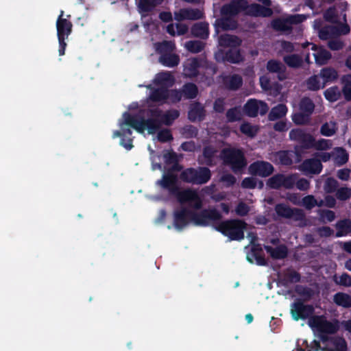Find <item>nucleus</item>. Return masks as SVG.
Wrapping results in <instances>:
<instances>
[{"instance_id":"f257e3e1","label":"nucleus","mask_w":351,"mask_h":351,"mask_svg":"<svg viewBox=\"0 0 351 351\" xmlns=\"http://www.w3.org/2000/svg\"><path fill=\"white\" fill-rule=\"evenodd\" d=\"M147 119L139 114H131L125 112L123 113V124L136 130L138 133H143L145 130L149 134H156L162 127V123L160 117L151 115L150 108L147 112Z\"/></svg>"},{"instance_id":"f03ea898","label":"nucleus","mask_w":351,"mask_h":351,"mask_svg":"<svg viewBox=\"0 0 351 351\" xmlns=\"http://www.w3.org/2000/svg\"><path fill=\"white\" fill-rule=\"evenodd\" d=\"M247 223L241 219H232L219 221L214 228L227 237L230 241H241L245 237Z\"/></svg>"},{"instance_id":"7ed1b4c3","label":"nucleus","mask_w":351,"mask_h":351,"mask_svg":"<svg viewBox=\"0 0 351 351\" xmlns=\"http://www.w3.org/2000/svg\"><path fill=\"white\" fill-rule=\"evenodd\" d=\"M211 176V171L207 167H188L181 171L180 179L192 185H203L210 180Z\"/></svg>"},{"instance_id":"20e7f679","label":"nucleus","mask_w":351,"mask_h":351,"mask_svg":"<svg viewBox=\"0 0 351 351\" xmlns=\"http://www.w3.org/2000/svg\"><path fill=\"white\" fill-rule=\"evenodd\" d=\"M222 155L224 163L230 166L235 173L241 172L247 166V160L241 149H224L222 151Z\"/></svg>"},{"instance_id":"39448f33","label":"nucleus","mask_w":351,"mask_h":351,"mask_svg":"<svg viewBox=\"0 0 351 351\" xmlns=\"http://www.w3.org/2000/svg\"><path fill=\"white\" fill-rule=\"evenodd\" d=\"M289 138L299 143L295 146V154L298 158H301L304 149H313L315 137L310 133L301 128L292 129L289 132Z\"/></svg>"},{"instance_id":"423d86ee","label":"nucleus","mask_w":351,"mask_h":351,"mask_svg":"<svg viewBox=\"0 0 351 351\" xmlns=\"http://www.w3.org/2000/svg\"><path fill=\"white\" fill-rule=\"evenodd\" d=\"M193 223L197 226H208L211 223L215 225L222 218L221 214L215 208H204L199 212L193 211Z\"/></svg>"},{"instance_id":"0eeeda50","label":"nucleus","mask_w":351,"mask_h":351,"mask_svg":"<svg viewBox=\"0 0 351 351\" xmlns=\"http://www.w3.org/2000/svg\"><path fill=\"white\" fill-rule=\"evenodd\" d=\"M314 313V308L311 304H305L301 299H296L291 304V315L295 321L305 320Z\"/></svg>"},{"instance_id":"6e6552de","label":"nucleus","mask_w":351,"mask_h":351,"mask_svg":"<svg viewBox=\"0 0 351 351\" xmlns=\"http://www.w3.org/2000/svg\"><path fill=\"white\" fill-rule=\"evenodd\" d=\"M178 198V200L183 203H189V205L196 210H199L202 207V201L197 191L191 189H186L180 191L178 189V192L173 193Z\"/></svg>"},{"instance_id":"1a4fd4ad","label":"nucleus","mask_w":351,"mask_h":351,"mask_svg":"<svg viewBox=\"0 0 351 351\" xmlns=\"http://www.w3.org/2000/svg\"><path fill=\"white\" fill-rule=\"evenodd\" d=\"M275 211L278 216L285 219H293L295 221H302L305 215L302 209L291 208L283 203L277 204L275 206Z\"/></svg>"},{"instance_id":"9d476101","label":"nucleus","mask_w":351,"mask_h":351,"mask_svg":"<svg viewBox=\"0 0 351 351\" xmlns=\"http://www.w3.org/2000/svg\"><path fill=\"white\" fill-rule=\"evenodd\" d=\"M243 112L249 117H256L260 113L265 115L269 110L268 105L263 101H258L255 99H250L243 106Z\"/></svg>"},{"instance_id":"9b49d317","label":"nucleus","mask_w":351,"mask_h":351,"mask_svg":"<svg viewBox=\"0 0 351 351\" xmlns=\"http://www.w3.org/2000/svg\"><path fill=\"white\" fill-rule=\"evenodd\" d=\"M248 171L252 176L266 178L273 173L274 168L269 162L256 160L250 165Z\"/></svg>"},{"instance_id":"f8f14e48","label":"nucleus","mask_w":351,"mask_h":351,"mask_svg":"<svg viewBox=\"0 0 351 351\" xmlns=\"http://www.w3.org/2000/svg\"><path fill=\"white\" fill-rule=\"evenodd\" d=\"M218 153L217 149L211 145L204 146L202 154L198 156L197 161L199 165L206 167H214L217 165Z\"/></svg>"},{"instance_id":"ddd939ff","label":"nucleus","mask_w":351,"mask_h":351,"mask_svg":"<svg viewBox=\"0 0 351 351\" xmlns=\"http://www.w3.org/2000/svg\"><path fill=\"white\" fill-rule=\"evenodd\" d=\"M193 210L182 208L180 210H175L173 213V226L180 230L186 226L191 221L193 223Z\"/></svg>"},{"instance_id":"4468645a","label":"nucleus","mask_w":351,"mask_h":351,"mask_svg":"<svg viewBox=\"0 0 351 351\" xmlns=\"http://www.w3.org/2000/svg\"><path fill=\"white\" fill-rule=\"evenodd\" d=\"M247 8L245 0H232L229 3L222 5L220 12L221 16H236L240 12Z\"/></svg>"},{"instance_id":"2eb2a0df","label":"nucleus","mask_w":351,"mask_h":351,"mask_svg":"<svg viewBox=\"0 0 351 351\" xmlns=\"http://www.w3.org/2000/svg\"><path fill=\"white\" fill-rule=\"evenodd\" d=\"M151 115L156 117H160L162 125L167 126L171 125L173 121L180 116V112L178 110H169L163 113L159 108H150Z\"/></svg>"},{"instance_id":"dca6fc26","label":"nucleus","mask_w":351,"mask_h":351,"mask_svg":"<svg viewBox=\"0 0 351 351\" xmlns=\"http://www.w3.org/2000/svg\"><path fill=\"white\" fill-rule=\"evenodd\" d=\"M178 182V179L176 174L165 171L162 176V179L158 180L157 184L163 189L167 190L170 194L173 195V193L178 192L179 188Z\"/></svg>"},{"instance_id":"f3484780","label":"nucleus","mask_w":351,"mask_h":351,"mask_svg":"<svg viewBox=\"0 0 351 351\" xmlns=\"http://www.w3.org/2000/svg\"><path fill=\"white\" fill-rule=\"evenodd\" d=\"M322 168L320 160L315 158L305 159L300 166V170L306 174H319Z\"/></svg>"},{"instance_id":"a211bd4d","label":"nucleus","mask_w":351,"mask_h":351,"mask_svg":"<svg viewBox=\"0 0 351 351\" xmlns=\"http://www.w3.org/2000/svg\"><path fill=\"white\" fill-rule=\"evenodd\" d=\"M64 11L61 10L56 21V29L58 37H66L72 32L73 24L67 19L63 18Z\"/></svg>"},{"instance_id":"6ab92c4d","label":"nucleus","mask_w":351,"mask_h":351,"mask_svg":"<svg viewBox=\"0 0 351 351\" xmlns=\"http://www.w3.org/2000/svg\"><path fill=\"white\" fill-rule=\"evenodd\" d=\"M204 17L202 10L198 8H183L178 14H176V19L178 21L183 20H199Z\"/></svg>"},{"instance_id":"aec40b11","label":"nucleus","mask_w":351,"mask_h":351,"mask_svg":"<svg viewBox=\"0 0 351 351\" xmlns=\"http://www.w3.org/2000/svg\"><path fill=\"white\" fill-rule=\"evenodd\" d=\"M206 117L204 107L198 101L191 104L188 112V119L191 122L202 121Z\"/></svg>"},{"instance_id":"412c9836","label":"nucleus","mask_w":351,"mask_h":351,"mask_svg":"<svg viewBox=\"0 0 351 351\" xmlns=\"http://www.w3.org/2000/svg\"><path fill=\"white\" fill-rule=\"evenodd\" d=\"M266 69L269 73H276L280 81H283L286 79V66L279 60L274 59L268 60Z\"/></svg>"},{"instance_id":"4be33fe9","label":"nucleus","mask_w":351,"mask_h":351,"mask_svg":"<svg viewBox=\"0 0 351 351\" xmlns=\"http://www.w3.org/2000/svg\"><path fill=\"white\" fill-rule=\"evenodd\" d=\"M218 43L221 47L237 48L241 45L242 40L237 36L224 34L219 36Z\"/></svg>"},{"instance_id":"5701e85b","label":"nucleus","mask_w":351,"mask_h":351,"mask_svg":"<svg viewBox=\"0 0 351 351\" xmlns=\"http://www.w3.org/2000/svg\"><path fill=\"white\" fill-rule=\"evenodd\" d=\"M215 26L217 29L222 30H233L237 29L238 26L237 21L234 18L228 16H221V18L217 19L215 22Z\"/></svg>"},{"instance_id":"b1692460","label":"nucleus","mask_w":351,"mask_h":351,"mask_svg":"<svg viewBox=\"0 0 351 351\" xmlns=\"http://www.w3.org/2000/svg\"><path fill=\"white\" fill-rule=\"evenodd\" d=\"M191 34L196 38L206 40L209 36V26L207 22L196 23L191 28Z\"/></svg>"},{"instance_id":"393cba45","label":"nucleus","mask_w":351,"mask_h":351,"mask_svg":"<svg viewBox=\"0 0 351 351\" xmlns=\"http://www.w3.org/2000/svg\"><path fill=\"white\" fill-rule=\"evenodd\" d=\"M248 14L256 17H269L273 14V10L270 8L258 3H252L249 6Z\"/></svg>"},{"instance_id":"a878e982","label":"nucleus","mask_w":351,"mask_h":351,"mask_svg":"<svg viewBox=\"0 0 351 351\" xmlns=\"http://www.w3.org/2000/svg\"><path fill=\"white\" fill-rule=\"evenodd\" d=\"M264 248L273 259H284L288 255V249L285 245H280L276 247L265 245Z\"/></svg>"},{"instance_id":"bb28decb","label":"nucleus","mask_w":351,"mask_h":351,"mask_svg":"<svg viewBox=\"0 0 351 351\" xmlns=\"http://www.w3.org/2000/svg\"><path fill=\"white\" fill-rule=\"evenodd\" d=\"M224 86L229 90H237L243 85V78L238 74L226 76L223 79Z\"/></svg>"},{"instance_id":"cd10ccee","label":"nucleus","mask_w":351,"mask_h":351,"mask_svg":"<svg viewBox=\"0 0 351 351\" xmlns=\"http://www.w3.org/2000/svg\"><path fill=\"white\" fill-rule=\"evenodd\" d=\"M319 76L323 80L322 87H324L327 83L332 82L338 78V73L334 68L324 67L321 69Z\"/></svg>"},{"instance_id":"c85d7f7f","label":"nucleus","mask_w":351,"mask_h":351,"mask_svg":"<svg viewBox=\"0 0 351 351\" xmlns=\"http://www.w3.org/2000/svg\"><path fill=\"white\" fill-rule=\"evenodd\" d=\"M226 62L238 64L243 61L244 58L239 47H232L226 50Z\"/></svg>"},{"instance_id":"c756f323","label":"nucleus","mask_w":351,"mask_h":351,"mask_svg":"<svg viewBox=\"0 0 351 351\" xmlns=\"http://www.w3.org/2000/svg\"><path fill=\"white\" fill-rule=\"evenodd\" d=\"M337 232L336 237H341L351 233V220L344 219L338 221L335 224Z\"/></svg>"},{"instance_id":"7c9ffc66","label":"nucleus","mask_w":351,"mask_h":351,"mask_svg":"<svg viewBox=\"0 0 351 351\" xmlns=\"http://www.w3.org/2000/svg\"><path fill=\"white\" fill-rule=\"evenodd\" d=\"M288 108L285 104H279L273 107L268 114V119L274 121L280 119L287 114Z\"/></svg>"},{"instance_id":"2f4dec72","label":"nucleus","mask_w":351,"mask_h":351,"mask_svg":"<svg viewBox=\"0 0 351 351\" xmlns=\"http://www.w3.org/2000/svg\"><path fill=\"white\" fill-rule=\"evenodd\" d=\"M168 89L165 87L154 88L150 93L149 99L154 102L166 103L168 99Z\"/></svg>"},{"instance_id":"473e14b6","label":"nucleus","mask_w":351,"mask_h":351,"mask_svg":"<svg viewBox=\"0 0 351 351\" xmlns=\"http://www.w3.org/2000/svg\"><path fill=\"white\" fill-rule=\"evenodd\" d=\"M340 328V322L335 319L332 322L324 318L320 333L333 335L337 333Z\"/></svg>"},{"instance_id":"72a5a7b5","label":"nucleus","mask_w":351,"mask_h":351,"mask_svg":"<svg viewBox=\"0 0 351 351\" xmlns=\"http://www.w3.org/2000/svg\"><path fill=\"white\" fill-rule=\"evenodd\" d=\"M160 62L168 67H174L179 64L180 57L176 53H163L159 58Z\"/></svg>"},{"instance_id":"f704fd0d","label":"nucleus","mask_w":351,"mask_h":351,"mask_svg":"<svg viewBox=\"0 0 351 351\" xmlns=\"http://www.w3.org/2000/svg\"><path fill=\"white\" fill-rule=\"evenodd\" d=\"M200 66V59L198 58H193L188 60V62L185 66L184 71L189 76L196 77L199 74V68Z\"/></svg>"},{"instance_id":"c9c22d12","label":"nucleus","mask_w":351,"mask_h":351,"mask_svg":"<svg viewBox=\"0 0 351 351\" xmlns=\"http://www.w3.org/2000/svg\"><path fill=\"white\" fill-rule=\"evenodd\" d=\"M183 97L186 99H193L198 95V88L194 83L188 82L183 85L182 89Z\"/></svg>"},{"instance_id":"e433bc0d","label":"nucleus","mask_w":351,"mask_h":351,"mask_svg":"<svg viewBox=\"0 0 351 351\" xmlns=\"http://www.w3.org/2000/svg\"><path fill=\"white\" fill-rule=\"evenodd\" d=\"M284 62L290 68L298 69L303 64L302 58L298 54H291L283 57Z\"/></svg>"},{"instance_id":"4c0bfd02","label":"nucleus","mask_w":351,"mask_h":351,"mask_svg":"<svg viewBox=\"0 0 351 351\" xmlns=\"http://www.w3.org/2000/svg\"><path fill=\"white\" fill-rule=\"evenodd\" d=\"M333 300L338 306H343L344 308L351 307V295L347 293L341 292L337 293L334 295Z\"/></svg>"},{"instance_id":"58836bf2","label":"nucleus","mask_w":351,"mask_h":351,"mask_svg":"<svg viewBox=\"0 0 351 351\" xmlns=\"http://www.w3.org/2000/svg\"><path fill=\"white\" fill-rule=\"evenodd\" d=\"M163 0H139L138 8L143 12H149L162 3Z\"/></svg>"},{"instance_id":"ea45409f","label":"nucleus","mask_w":351,"mask_h":351,"mask_svg":"<svg viewBox=\"0 0 351 351\" xmlns=\"http://www.w3.org/2000/svg\"><path fill=\"white\" fill-rule=\"evenodd\" d=\"M315 62L319 65L326 64L331 58V53L325 49L320 48L314 54Z\"/></svg>"},{"instance_id":"a19ab883","label":"nucleus","mask_w":351,"mask_h":351,"mask_svg":"<svg viewBox=\"0 0 351 351\" xmlns=\"http://www.w3.org/2000/svg\"><path fill=\"white\" fill-rule=\"evenodd\" d=\"M198 132V128L193 125H186L180 129V134L185 138H196Z\"/></svg>"},{"instance_id":"79ce46f5","label":"nucleus","mask_w":351,"mask_h":351,"mask_svg":"<svg viewBox=\"0 0 351 351\" xmlns=\"http://www.w3.org/2000/svg\"><path fill=\"white\" fill-rule=\"evenodd\" d=\"M240 131L248 137L254 138L258 132V128L249 122H244L240 125Z\"/></svg>"},{"instance_id":"37998d69","label":"nucleus","mask_w":351,"mask_h":351,"mask_svg":"<svg viewBox=\"0 0 351 351\" xmlns=\"http://www.w3.org/2000/svg\"><path fill=\"white\" fill-rule=\"evenodd\" d=\"M205 43L201 40H189L186 43V49L193 53L201 52L205 47Z\"/></svg>"},{"instance_id":"c03bdc74","label":"nucleus","mask_w":351,"mask_h":351,"mask_svg":"<svg viewBox=\"0 0 351 351\" xmlns=\"http://www.w3.org/2000/svg\"><path fill=\"white\" fill-rule=\"evenodd\" d=\"M300 111L311 115L315 109V104L308 97H304L301 99L299 104Z\"/></svg>"},{"instance_id":"a18cd8bd","label":"nucleus","mask_w":351,"mask_h":351,"mask_svg":"<svg viewBox=\"0 0 351 351\" xmlns=\"http://www.w3.org/2000/svg\"><path fill=\"white\" fill-rule=\"evenodd\" d=\"M284 280L289 283H297L301 280V275L292 268H288L284 272Z\"/></svg>"},{"instance_id":"49530a36","label":"nucleus","mask_w":351,"mask_h":351,"mask_svg":"<svg viewBox=\"0 0 351 351\" xmlns=\"http://www.w3.org/2000/svg\"><path fill=\"white\" fill-rule=\"evenodd\" d=\"M253 259H255L256 263L258 265L261 266H265L267 265V260L265 258V255L263 252H250L247 255V260L250 263H253L254 261Z\"/></svg>"},{"instance_id":"de8ad7c7","label":"nucleus","mask_w":351,"mask_h":351,"mask_svg":"<svg viewBox=\"0 0 351 351\" xmlns=\"http://www.w3.org/2000/svg\"><path fill=\"white\" fill-rule=\"evenodd\" d=\"M336 123L333 121L324 123L320 128V133L324 136H332L336 133Z\"/></svg>"},{"instance_id":"09e8293b","label":"nucleus","mask_w":351,"mask_h":351,"mask_svg":"<svg viewBox=\"0 0 351 351\" xmlns=\"http://www.w3.org/2000/svg\"><path fill=\"white\" fill-rule=\"evenodd\" d=\"M302 204L306 209L311 210L315 206H322L323 202H318L313 195H308L302 198Z\"/></svg>"},{"instance_id":"8fccbe9b","label":"nucleus","mask_w":351,"mask_h":351,"mask_svg":"<svg viewBox=\"0 0 351 351\" xmlns=\"http://www.w3.org/2000/svg\"><path fill=\"white\" fill-rule=\"evenodd\" d=\"M295 291L298 295L304 297L306 300H310L314 295V291L312 289L303 285H296Z\"/></svg>"},{"instance_id":"3c124183","label":"nucleus","mask_w":351,"mask_h":351,"mask_svg":"<svg viewBox=\"0 0 351 351\" xmlns=\"http://www.w3.org/2000/svg\"><path fill=\"white\" fill-rule=\"evenodd\" d=\"M306 84L307 88L313 91H316L323 88L319 81V76L316 75H312L308 78Z\"/></svg>"},{"instance_id":"603ef678","label":"nucleus","mask_w":351,"mask_h":351,"mask_svg":"<svg viewBox=\"0 0 351 351\" xmlns=\"http://www.w3.org/2000/svg\"><path fill=\"white\" fill-rule=\"evenodd\" d=\"M282 174L278 173L269 178L267 181V185L272 189H280L282 187Z\"/></svg>"},{"instance_id":"864d4df0","label":"nucleus","mask_w":351,"mask_h":351,"mask_svg":"<svg viewBox=\"0 0 351 351\" xmlns=\"http://www.w3.org/2000/svg\"><path fill=\"white\" fill-rule=\"evenodd\" d=\"M157 132V138L160 143L169 142L173 139L171 131L169 129L164 128L159 130Z\"/></svg>"},{"instance_id":"5fc2aeb1","label":"nucleus","mask_w":351,"mask_h":351,"mask_svg":"<svg viewBox=\"0 0 351 351\" xmlns=\"http://www.w3.org/2000/svg\"><path fill=\"white\" fill-rule=\"evenodd\" d=\"M310 115L302 111L295 112L292 116L293 121L297 125H304L308 122Z\"/></svg>"},{"instance_id":"6e6d98bb","label":"nucleus","mask_w":351,"mask_h":351,"mask_svg":"<svg viewBox=\"0 0 351 351\" xmlns=\"http://www.w3.org/2000/svg\"><path fill=\"white\" fill-rule=\"evenodd\" d=\"M314 146L313 149H315L316 150L319 151H323V150H327L330 149L331 147V142L330 140L321 138L318 141H316L315 138V141L313 143Z\"/></svg>"},{"instance_id":"4d7b16f0","label":"nucleus","mask_w":351,"mask_h":351,"mask_svg":"<svg viewBox=\"0 0 351 351\" xmlns=\"http://www.w3.org/2000/svg\"><path fill=\"white\" fill-rule=\"evenodd\" d=\"M226 115L228 121L230 123L235 122L241 119L240 111L237 107L228 109Z\"/></svg>"},{"instance_id":"13d9d810","label":"nucleus","mask_w":351,"mask_h":351,"mask_svg":"<svg viewBox=\"0 0 351 351\" xmlns=\"http://www.w3.org/2000/svg\"><path fill=\"white\" fill-rule=\"evenodd\" d=\"M168 99L172 104H176L179 102L183 97L181 90L171 89L168 90Z\"/></svg>"},{"instance_id":"bf43d9fd","label":"nucleus","mask_w":351,"mask_h":351,"mask_svg":"<svg viewBox=\"0 0 351 351\" xmlns=\"http://www.w3.org/2000/svg\"><path fill=\"white\" fill-rule=\"evenodd\" d=\"M338 182L333 178H328L324 184V191L328 193H332L337 191Z\"/></svg>"},{"instance_id":"052dcab7","label":"nucleus","mask_w":351,"mask_h":351,"mask_svg":"<svg viewBox=\"0 0 351 351\" xmlns=\"http://www.w3.org/2000/svg\"><path fill=\"white\" fill-rule=\"evenodd\" d=\"M351 197V189L348 187H341L337 190L336 197L341 201L349 199Z\"/></svg>"},{"instance_id":"680f3d73","label":"nucleus","mask_w":351,"mask_h":351,"mask_svg":"<svg viewBox=\"0 0 351 351\" xmlns=\"http://www.w3.org/2000/svg\"><path fill=\"white\" fill-rule=\"evenodd\" d=\"M324 317L315 315L311 317L308 320V325L312 328H317L319 332L321 330Z\"/></svg>"},{"instance_id":"e2e57ef3","label":"nucleus","mask_w":351,"mask_h":351,"mask_svg":"<svg viewBox=\"0 0 351 351\" xmlns=\"http://www.w3.org/2000/svg\"><path fill=\"white\" fill-rule=\"evenodd\" d=\"M282 187H284L287 189H291L293 188L295 183V177L294 175H289L285 176L282 174Z\"/></svg>"},{"instance_id":"0e129e2a","label":"nucleus","mask_w":351,"mask_h":351,"mask_svg":"<svg viewBox=\"0 0 351 351\" xmlns=\"http://www.w3.org/2000/svg\"><path fill=\"white\" fill-rule=\"evenodd\" d=\"M173 49V44L170 41H163L158 43L157 50L161 53H170Z\"/></svg>"},{"instance_id":"69168bd1","label":"nucleus","mask_w":351,"mask_h":351,"mask_svg":"<svg viewBox=\"0 0 351 351\" xmlns=\"http://www.w3.org/2000/svg\"><path fill=\"white\" fill-rule=\"evenodd\" d=\"M257 186V180L253 177L245 178L241 182V186L244 189H255Z\"/></svg>"},{"instance_id":"338daca9","label":"nucleus","mask_w":351,"mask_h":351,"mask_svg":"<svg viewBox=\"0 0 351 351\" xmlns=\"http://www.w3.org/2000/svg\"><path fill=\"white\" fill-rule=\"evenodd\" d=\"M249 211V206L243 202H239L235 209L237 215L241 217L246 216Z\"/></svg>"},{"instance_id":"774afa93","label":"nucleus","mask_w":351,"mask_h":351,"mask_svg":"<svg viewBox=\"0 0 351 351\" xmlns=\"http://www.w3.org/2000/svg\"><path fill=\"white\" fill-rule=\"evenodd\" d=\"M213 109L217 113H223L225 110V101L222 97L217 98L213 104Z\"/></svg>"}]
</instances>
